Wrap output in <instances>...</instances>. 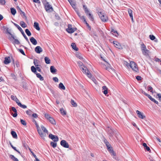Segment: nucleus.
<instances>
[{
	"label": "nucleus",
	"mask_w": 161,
	"mask_h": 161,
	"mask_svg": "<svg viewBox=\"0 0 161 161\" xmlns=\"http://www.w3.org/2000/svg\"><path fill=\"white\" fill-rule=\"evenodd\" d=\"M107 130L110 138L112 139L114 137L113 136H114L117 139L118 138V136H119V135L118 132L114 130L109 127H108L107 128Z\"/></svg>",
	"instance_id": "nucleus-1"
},
{
	"label": "nucleus",
	"mask_w": 161,
	"mask_h": 161,
	"mask_svg": "<svg viewBox=\"0 0 161 161\" xmlns=\"http://www.w3.org/2000/svg\"><path fill=\"white\" fill-rule=\"evenodd\" d=\"M43 5L44 6L46 10L48 12H50L53 11V8L52 6L50 5L48 2H44V1H42Z\"/></svg>",
	"instance_id": "nucleus-2"
},
{
	"label": "nucleus",
	"mask_w": 161,
	"mask_h": 161,
	"mask_svg": "<svg viewBox=\"0 0 161 161\" xmlns=\"http://www.w3.org/2000/svg\"><path fill=\"white\" fill-rule=\"evenodd\" d=\"M141 49L142 53L143 55L146 56H148L149 51L147 49L146 46L143 43L141 44Z\"/></svg>",
	"instance_id": "nucleus-3"
},
{
	"label": "nucleus",
	"mask_w": 161,
	"mask_h": 161,
	"mask_svg": "<svg viewBox=\"0 0 161 161\" xmlns=\"http://www.w3.org/2000/svg\"><path fill=\"white\" fill-rule=\"evenodd\" d=\"M80 69L82 72L85 73L89 78H91L92 77V75L90 72L84 65H83V67H80Z\"/></svg>",
	"instance_id": "nucleus-4"
},
{
	"label": "nucleus",
	"mask_w": 161,
	"mask_h": 161,
	"mask_svg": "<svg viewBox=\"0 0 161 161\" xmlns=\"http://www.w3.org/2000/svg\"><path fill=\"white\" fill-rule=\"evenodd\" d=\"M98 14L102 21L106 22L108 21V17L105 14L98 11Z\"/></svg>",
	"instance_id": "nucleus-5"
},
{
	"label": "nucleus",
	"mask_w": 161,
	"mask_h": 161,
	"mask_svg": "<svg viewBox=\"0 0 161 161\" xmlns=\"http://www.w3.org/2000/svg\"><path fill=\"white\" fill-rule=\"evenodd\" d=\"M14 25L18 29V30L20 31L22 34L23 36L24 37L26 40L29 43H30L27 37L23 31L22 29L21 28V27L18 24L14 23Z\"/></svg>",
	"instance_id": "nucleus-6"
},
{
	"label": "nucleus",
	"mask_w": 161,
	"mask_h": 161,
	"mask_svg": "<svg viewBox=\"0 0 161 161\" xmlns=\"http://www.w3.org/2000/svg\"><path fill=\"white\" fill-rule=\"evenodd\" d=\"M129 64L128 63V64L127 65V66H129ZM129 66H130V67L132 69L136 71L137 72L138 71V69L137 68V65L136 64V63L133 61H131L130 62L129 64Z\"/></svg>",
	"instance_id": "nucleus-7"
},
{
	"label": "nucleus",
	"mask_w": 161,
	"mask_h": 161,
	"mask_svg": "<svg viewBox=\"0 0 161 161\" xmlns=\"http://www.w3.org/2000/svg\"><path fill=\"white\" fill-rule=\"evenodd\" d=\"M49 137L54 142H57L58 140V138L57 136L53 135L51 134L49 135Z\"/></svg>",
	"instance_id": "nucleus-8"
},
{
	"label": "nucleus",
	"mask_w": 161,
	"mask_h": 161,
	"mask_svg": "<svg viewBox=\"0 0 161 161\" xmlns=\"http://www.w3.org/2000/svg\"><path fill=\"white\" fill-rule=\"evenodd\" d=\"M113 43L114 46L119 49H122L123 48V46L121 45L117 41H114Z\"/></svg>",
	"instance_id": "nucleus-9"
},
{
	"label": "nucleus",
	"mask_w": 161,
	"mask_h": 161,
	"mask_svg": "<svg viewBox=\"0 0 161 161\" xmlns=\"http://www.w3.org/2000/svg\"><path fill=\"white\" fill-rule=\"evenodd\" d=\"M60 144L64 147L66 148H68L69 147V145L68 143L64 140H62L60 142Z\"/></svg>",
	"instance_id": "nucleus-10"
},
{
	"label": "nucleus",
	"mask_w": 161,
	"mask_h": 161,
	"mask_svg": "<svg viewBox=\"0 0 161 161\" xmlns=\"http://www.w3.org/2000/svg\"><path fill=\"white\" fill-rule=\"evenodd\" d=\"M107 150L109 152V153H110V154L112 155L113 156H115L116 155V153L114 152L113 147L112 146H111L110 147H108V148H107Z\"/></svg>",
	"instance_id": "nucleus-11"
},
{
	"label": "nucleus",
	"mask_w": 161,
	"mask_h": 161,
	"mask_svg": "<svg viewBox=\"0 0 161 161\" xmlns=\"http://www.w3.org/2000/svg\"><path fill=\"white\" fill-rule=\"evenodd\" d=\"M136 113L137 114L138 117L140 118L144 119L146 117L145 116L143 115L141 112L138 110L136 111Z\"/></svg>",
	"instance_id": "nucleus-12"
},
{
	"label": "nucleus",
	"mask_w": 161,
	"mask_h": 161,
	"mask_svg": "<svg viewBox=\"0 0 161 161\" xmlns=\"http://www.w3.org/2000/svg\"><path fill=\"white\" fill-rule=\"evenodd\" d=\"M16 8L18 12L20 13V14L21 15H22L25 18H26V17L25 15V13L22 11L18 6H16Z\"/></svg>",
	"instance_id": "nucleus-13"
},
{
	"label": "nucleus",
	"mask_w": 161,
	"mask_h": 161,
	"mask_svg": "<svg viewBox=\"0 0 161 161\" xmlns=\"http://www.w3.org/2000/svg\"><path fill=\"white\" fill-rule=\"evenodd\" d=\"M35 51L37 53H40L42 51V48L40 46H37L35 49Z\"/></svg>",
	"instance_id": "nucleus-14"
},
{
	"label": "nucleus",
	"mask_w": 161,
	"mask_h": 161,
	"mask_svg": "<svg viewBox=\"0 0 161 161\" xmlns=\"http://www.w3.org/2000/svg\"><path fill=\"white\" fill-rule=\"evenodd\" d=\"M11 110L14 113V114H11V115L14 117H16L17 116V111L16 108L14 107H11Z\"/></svg>",
	"instance_id": "nucleus-15"
},
{
	"label": "nucleus",
	"mask_w": 161,
	"mask_h": 161,
	"mask_svg": "<svg viewBox=\"0 0 161 161\" xmlns=\"http://www.w3.org/2000/svg\"><path fill=\"white\" fill-rule=\"evenodd\" d=\"M10 57H6L5 58L4 60V63L6 64H7L10 62Z\"/></svg>",
	"instance_id": "nucleus-16"
},
{
	"label": "nucleus",
	"mask_w": 161,
	"mask_h": 161,
	"mask_svg": "<svg viewBox=\"0 0 161 161\" xmlns=\"http://www.w3.org/2000/svg\"><path fill=\"white\" fill-rule=\"evenodd\" d=\"M30 41L34 45H36L37 44V41L33 37L30 38Z\"/></svg>",
	"instance_id": "nucleus-17"
},
{
	"label": "nucleus",
	"mask_w": 161,
	"mask_h": 161,
	"mask_svg": "<svg viewBox=\"0 0 161 161\" xmlns=\"http://www.w3.org/2000/svg\"><path fill=\"white\" fill-rule=\"evenodd\" d=\"M50 71L53 74H54L57 72V70L53 66H52L50 67Z\"/></svg>",
	"instance_id": "nucleus-18"
},
{
	"label": "nucleus",
	"mask_w": 161,
	"mask_h": 161,
	"mask_svg": "<svg viewBox=\"0 0 161 161\" xmlns=\"http://www.w3.org/2000/svg\"><path fill=\"white\" fill-rule=\"evenodd\" d=\"M37 131L39 134V135L40 136L42 137H43L45 136V135L42 131L40 129L37 130Z\"/></svg>",
	"instance_id": "nucleus-19"
},
{
	"label": "nucleus",
	"mask_w": 161,
	"mask_h": 161,
	"mask_svg": "<svg viewBox=\"0 0 161 161\" xmlns=\"http://www.w3.org/2000/svg\"><path fill=\"white\" fill-rule=\"evenodd\" d=\"M111 32L116 37H117L119 35L117 31H115L113 29H111Z\"/></svg>",
	"instance_id": "nucleus-20"
},
{
	"label": "nucleus",
	"mask_w": 161,
	"mask_h": 161,
	"mask_svg": "<svg viewBox=\"0 0 161 161\" xmlns=\"http://www.w3.org/2000/svg\"><path fill=\"white\" fill-rule=\"evenodd\" d=\"M148 97L151 101L153 102L154 103H155L157 104H158V102L157 101L155 100L154 98H152L150 95H149Z\"/></svg>",
	"instance_id": "nucleus-21"
},
{
	"label": "nucleus",
	"mask_w": 161,
	"mask_h": 161,
	"mask_svg": "<svg viewBox=\"0 0 161 161\" xmlns=\"http://www.w3.org/2000/svg\"><path fill=\"white\" fill-rule=\"evenodd\" d=\"M58 87L59 88L62 90H65V86H64L63 84L61 82L58 85Z\"/></svg>",
	"instance_id": "nucleus-22"
},
{
	"label": "nucleus",
	"mask_w": 161,
	"mask_h": 161,
	"mask_svg": "<svg viewBox=\"0 0 161 161\" xmlns=\"http://www.w3.org/2000/svg\"><path fill=\"white\" fill-rule=\"evenodd\" d=\"M34 26L37 30L39 31L40 30V28L39 27V24L38 23L36 22H34Z\"/></svg>",
	"instance_id": "nucleus-23"
},
{
	"label": "nucleus",
	"mask_w": 161,
	"mask_h": 161,
	"mask_svg": "<svg viewBox=\"0 0 161 161\" xmlns=\"http://www.w3.org/2000/svg\"><path fill=\"white\" fill-rule=\"evenodd\" d=\"M11 134L12 135L13 137L14 138H17V135L16 132L14 131H12L11 132Z\"/></svg>",
	"instance_id": "nucleus-24"
},
{
	"label": "nucleus",
	"mask_w": 161,
	"mask_h": 161,
	"mask_svg": "<svg viewBox=\"0 0 161 161\" xmlns=\"http://www.w3.org/2000/svg\"><path fill=\"white\" fill-rule=\"evenodd\" d=\"M77 30L76 28H72L69 29L67 32L69 33H72L75 32Z\"/></svg>",
	"instance_id": "nucleus-25"
},
{
	"label": "nucleus",
	"mask_w": 161,
	"mask_h": 161,
	"mask_svg": "<svg viewBox=\"0 0 161 161\" xmlns=\"http://www.w3.org/2000/svg\"><path fill=\"white\" fill-rule=\"evenodd\" d=\"M10 9L11 13L13 15H15L16 13V9L13 8H11Z\"/></svg>",
	"instance_id": "nucleus-26"
},
{
	"label": "nucleus",
	"mask_w": 161,
	"mask_h": 161,
	"mask_svg": "<svg viewBox=\"0 0 161 161\" xmlns=\"http://www.w3.org/2000/svg\"><path fill=\"white\" fill-rule=\"evenodd\" d=\"M71 47L75 51H78V48L76 47L75 44L74 43H72L71 45Z\"/></svg>",
	"instance_id": "nucleus-27"
},
{
	"label": "nucleus",
	"mask_w": 161,
	"mask_h": 161,
	"mask_svg": "<svg viewBox=\"0 0 161 161\" xmlns=\"http://www.w3.org/2000/svg\"><path fill=\"white\" fill-rule=\"evenodd\" d=\"M9 158L14 161H19L18 159L13 155H10Z\"/></svg>",
	"instance_id": "nucleus-28"
},
{
	"label": "nucleus",
	"mask_w": 161,
	"mask_h": 161,
	"mask_svg": "<svg viewBox=\"0 0 161 161\" xmlns=\"http://www.w3.org/2000/svg\"><path fill=\"white\" fill-rule=\"evenodd\" d=\"M60 110L61 114L63 115H65L66 114V111L64 110V109L63 108H61L60 109Z\"/></svg>",
	"instance_id": "nucleus-29"
},
{
	"label": "nucleus",
	"mask_w": 161,
	"mask_h": 161,
	"mask_svg": "<svg viewBox=\"0 0 161 161\" xmlns=\"http://www.w3.org/2000/svg\"><path fill=\"white\" fill-rule=\"evenodd\" d=\"M48 120L49 122L52 124L53 125L55 124V121L53 118L51 117L50 118H49Z\"/></svg>",
	"instance_id": "nucleus-30"
},
{
	"label": "nucleus",
	"mask_w": 161,
	"mask_h": 161,
	"mask_svg": "<svg viewBox=\"0 0 161 161\" xmlns=\"http://www.w3.org/2000/svg\"><path fill=\"white\" fill-rule=\"evenodd\" d=\"M26 113L28 116H31L32 115L33 112L30 110L28 109L26 111Z\"/></svg>",
	"instance_id": "nucleus-31"
},
{
	"label": "nucleus",
	"mask_w": 161,
	"mask_h": 161,
	"mask_svg": "<svg viewBox=\"0 0 161 161\" xmlns=\"http://www.w3.org/2000/svg\"><path fill=\"white\" fill-rule=\"evenodd\" d=\"M44 60L46 63L48 64L50 63V60L47 57H46L44 58Z\"/></svg>",
	"instance_id": "nucleus-32"
},
{
	"label": "nucleus",
	"mask_w": 161,
	"mask_h": 161,
	"mask_svg": "<svg viewBox=\"0 0 161 161\" xmlns=\"http://www.w3.org/2000/svg\"><path fill=\"white\" fill-rule=\"evenodd\" d=\"M16 36H14V38H13L14 40V43L16 44L19 45L20 44V42L17 39H15Z\"/></svg>",
	"instance_id": "nucleus-33"
},
{
	"label": "nucleus",
	"mask_w": 161,
	"mask_h": 161,
	"mask_svg": "<svg viewBox=\"0 0 161 161\" xmlns=\"http://www.w3.org/2000/svg\"><path fill=\"white\" fill-rule=\"evenodd\" d=\"M31 69L33 72L35 74H36L37 72L36 67L35 68L34 66H32L31 67Z\"/></svg>",
	"instance_id": "nucleus-34"
},
{
	"label": "nucleus",
	"mask_w": 161,
	"mask_h": 161,
	"mask_svg": "<svg viewBox=\"0 0 161 161\" xmlns=\"http://www.w3.org/2000/svg\"><path fill=\"white\" fill-rule=\"evenodd\" d=\"M36 75L37 77L39 78L41 80H44L43 77H42L39 73H36Z\"/></svg>",
	"instance_id": "nucleus-35"
},
{
	"label": "nucleus",
	"mask_w": 161,
	"mask_h": 161,
	"mask_svg": "<svg viewBox=\"0 0 161 161\" xmlns=\"http://www.w3.org/2000/svg\"><path fill=\"white\" fill-rule=\"evenodd\" d=\"M20 25L23 28H25L26 27V24L23 21H21L20 22Z\"/></svg>",
	"instance_id": "nucleus-36"
},
{
	"label": "nucleus",
	"mask_w": 161,
	"mask_h": 161,
	"mask_svg": "<svg viewBox=\"0 0 161 161\" xmlns=\"http://www.w3.org/2000/svg\"><path fill=\"white\" fill-rule=\"evenodd\" d=\"M128 11L130 17H133L132 14V11L130 8H129L128 9Z\"/></svg>",
	"instance_id": "nucleus-37"
},
{
	"label": "nucleus",
	"mask_w": 161,
	"mask_h": 161,
	"mask_svg": "<svg viewBox=\"0 0 161 161\" xmlns=\"http://www.w3.org/2000/svg\"><path fill=\"white\" fill-rule=\"evenodd\" d=\"M38 60L37 59H34V64L36 67L39 65L38 64Z\"/></svg>",
	"instance_id": "nucleus-38"
},
{
	"label": "nucleus",
	"mask_w": 161,
	"mask_h": 161,
	"mask_svg": "<svg viewBox=\"0 0 161 161\" xmlns=\"http://www.w3.org/2000/svg\"><path fill=\"white\" fill-rule=\"evenodd\" d=\"M50 145L53 148H55L57 146V144L56 142H52L50 143Z\"/></svg>",
	"instance_id": "nucleus-39"
},
{
	"label": "nucleus",
	"mask_w": 161,
	"mask_h": 161,
	"mask_svg": "<svg viewBox=\"0 0 161 161\" xmlns=\"http://www.w3.org/2000/svg\"><path fill=\"white\" fill-rule=\"evenodd\" d=\"M25 31L26 33L28 36H30L31 35V34L30 31L28 29H26L25 30Z\"/></svg>",
	"instance_id": "nucleus-40"
},
{
	"label": "nucleus",
	"mask_w": 161,
	"mask_h": 161,
	"mask_svg": "<svg viewBox=\"0 0 161 161\" xmlns=\"http://www.w3.org/2000/svg\"><path fill=\"white\" fill-rule=\"evenodd\" d=\"M41 126L42 130H43L44 132L46 133H48L47 130L46 129V128L45 127H44L42 125H41Z\"/></svg>",
	"instance_id": "nucleus-41"
},
{
	"label": "nucleus",
	"mask_w": 161,
	"mask_h": 161,
	"mask_svg": "<svg viewBox=\"0 0 161 161\" xmlns=\"http://www.w3.org/2000/svg\"><path fill=\"white\" fill-rule=\"evenodd\" d=\"M71 6H72L73 8H74L75 9L76 8V6L75 3H74L72 1H71V2H69Z\"/></svg>",
	"instance_id": "nucleus-42"
},
{
	"label": "nucleus",
	"mask_w": 161,
	"mask_h": 161,
	"mask_svg": "<svg viewBox=\"0 0 161 161\" xmlns=\"http://www.w3.org/2000/svg\"><path fill=\"white\" fill-rule=\"evenodd\" d=\"M71 104L74 107H76L77 106V103L72 99L71 100Z\"/></svg>",
	"instance_id": "nucleus-43"
},
{
	"label": "nucleus",
	"mask_w": 161,
	"mask_h": 161,
	"mask_svg": "<svg viewBox=\"0 0 161 161\" xmlns=\"http://www.w3.org/2000/svg\"><path fill=\"white\" fill-rule=\"evenodd\" d=\"M20 121L21 124L23 125L24 126H26V123L25 120L21 119Z\"/></svg>",
	"instance_id": "nucleus-44"
},
{
	"label": "nucleus",
	"mask_w": 161,
	"mask_h": 161,
	"mask_svg": "<svg viewBox=\"0 0 161 161\" xmlns=\"http://www.w3.org/2000/svg\"><path fill=\"white\" fill-rule=\"evenodd\" d=\"M89 19L92 21L94 20V18L93 15L91 14H89Z\"/></svg>",
	"instance_id": "nucleus-45"
},
{
	"label": "nucleus",
	"mask_w": 161,
	"mask_h": 161,
	"mask_svg": "<svg viewBox=\"0 0 161 161\" xmlns=\"http://www.w3.org/2000/svg\"><path fill=\"white\" fill-rule=\"evenodd\" d=\"M154 96H156V97H157L158 96L159 99L160 101H161V94L160 93H157L156 94V95H155V94H154Z\"/></svg>",
	"instance_id": "nucleus-46"
},
{
	"label": "nucleus",
	"mask_w": 161,
	"mask_h": 161,
	"mask_svg": "<svg viewBox=\"0 0 161 161\" xmlns=\"http://www.w3.org/2000/svg\"><path fill=\"white\" fill-rule=\"evenodd\" d=\"M19 106L23 108H27V106L25 105L22 104L21 103H19Z\"/></svg>",
	"instance_id": "nucleus-47"
},
{
	"label": "nucleus",
	"mask_w": 161,
	"mask_h": 161,
	"mask_svg": "<svg viewBox=\"0 0 161 161\" xmlns=\"http://www.w3.org/2000/svg\"><path fill=\"white\" fill-rule=\"evenodd\" d=\"M6 33L8 34H10L11 36L13 38H14V36L12 34H11V33L9 31V30L8 29L7 30H6Z\"/></svg>",
	"instance_id": "nucleus-48"
},
{
	"label": "nucleus",
	"mask_w": 161,
	"mask_h": 161,
	"mask_svg": "<svg viewBox=\"0 0 161 161\" xmlns=\"http://www.w3.org/2000/svg\"><path fill=\"white\" fill-rule=\"evenodd\" d=\"M83 7L85 13L88 12V11H89L86 5H83Z\"/></svg>",
	"instance_id": "nucleus-49"
},
{
	"label": "nucleus",
	"mask_w": 161,
	"mask_h": 161,
	"mask_svg": "<svg viewBox=\"0 0 161 161\" xmlns=\"http://www.w3.org/2000/svg\"><path fill=\"white\" fill-rule=\"evenodd\" d=\"M77 63L78 65V66L80 67V68L83 66V64L81 61H78L77 62Z\"/></svg>",
	"instance_id": "nucleus-50"
},
{
	"label": "nucleus",
	"mask_w": 161,
	"mask_h": 161,
	"mask_svg": "<svg viewBox=\"0 0 161 161\" xmlns=\"http://www.w3.org/2000/svg\"><path fill=\"white\" fill-rule=\"evenodd\" d=\"M11 76L12 77V78L14 79L15 80H17V77L14 74L11 73Z\"/></svg>",
	"instance_id": "nucleus-51"
},
{
	"label": "nucleus",
	"mask_w": 161,
	"mask_h": 161,
	"mask_svg": "<svg viewBox=\"0 0 161 161\" xmlns=\"http://www.w3.org/2000/svg\"><path fill=\"white\" fill-rule=\"evenodd\" d=\"M18 50L22 54L24 55H25V54L23 50L21 49H19Z\"/></svg>",
	"instance_id": "nucleus-52"
},
{
	"label": "nucleus",
	"mask_w": 161,
	"mask_h": 161,
	"mask_svg": "<svg viewBox=\"0 0 161 161\" xmlns=\"http://www.w3.org/2000/svg\"><path fill=\"white\" fill-rule=\"evenodd\" d=\"M149 38L152 40H153L155 39V36L153 35H150L149 36Z\"/></svg>",
	"instance_id": "nucleus-53"
},
{
	"label": "nucleus",
	"mask_w": 161,
	"mask_h": 161,
	"mask_svg": "<svg viewBox=\"0 0 161 161\" xmlns=\"http://www.w3.org/2000/svg\"><path fill=\"white\" fill-rule=\"evenodd\" d=\"M68 28L66 29V31H68V30H69V29L72 28V25L71 24H68Z\"/></svg>",
	"instance_id": "nucleus-54"
},
{
	"label": "nucleus",
	"mask_w": 161,
	"mask_h": 161,
	"mask_svg": "<svg viewBox=\"0 0 161 161\" xmlns=\"http://www.w3.org/2000/svg\"><path fill=\"white\" fill-rule=\"evenodd\" d=\"M45 117L46 119H48L49 118H50L51 117H50L49 114H45Z\"/></svg>",
	"instance_id": "nucleus-55"
},
{
	"label": "nucleus",
	"mask_w": 161,
	"mask_h": 161,
	"mask_svg": "<svg viewBox=\"0 0 161 161\" xmlns=\"http://www.w3.org/2000/svg\"><path fill=\"white\" fill-rule=\"evenodd\" d=\"M144 148V149L145 150H147V151H149V152H151L150 149L149 147L147 146V147H145Z\"/></svg>",
	"instance_id": "nucleus-56"
},
{
	"label": "nucleus",
	"mask_w": 161,
	"mask_h": 161,
	"mask_svg": "<svg viewBox=\"0 0 161 161\" xmlns=\"http://www.w3.org/2000/svg\"><path fill=\"white\" fill-rule=\"evenodd\" d=\"M32 117L34 118H37L38 117V115L35 113H33L31 115Z\"/></svg>",
	"instance_id": "nucleus-57"
},
{
	"label": "nucleus",
	"mask_w": 161,
	"mask_h": 161,
	"mask_svg": "<svg viewBox=\"0 0 161 161\" xmlns=\"http://www.w3.org/2000/svg\"><path fill=\"white\" fill-rule=\"evenodd\" d=\"M29 150L30 151L31 153L32 154V155L34 156V158H36V156L35 154L33 152H32L31 149L30 148H29Z\"/></svg>",
	"instance_id": "nucleus-58"
},
{
	"label": "nucleus",
	"mask_w": 161,
	"mask_h": 161,
	"mask_svg": "<svg viewBox=\"0 0 161 161\" xmlns=\"http://www.w3.org/2000/svg\"><path fill=\"white\" fill-rule=\"evenodd\" d=\"M5 0H0V3L3 5H5Z\"/></svg>",
	"instance_id": "nucleus-59"
},
{
	"label": "nucleus",
	"mask_w": 161,
	"mask_h": 161,
	"mask_svg": "<svg viewBox=\"0 0 161 161\" xmlns=\"http://www.w3.org/2000/svg\"><path fill=\"white\" fill-rule=\"evenodd\" d=\"M136 79L138 80H142V78L140 76L138 75L136 76Z\"/></svg>",
	"instance_id": "nucleus-60"
},
{
	"label": "nucleus",
	"mask_w": 161,
	"mask_h": 161,
	"mask_svg": "<svg viewBox=\"0 0 161 161\" xmlns=\"http://www.w3.org/2000/svg\"><path fill=\"white\" fill-rule=\"evenodd\" d=\"M11 98L12 100L15 101L17 98L16 96H14V95H11Z\"/></svg>",
	"instance_id": "nucleus-61"
},
{
	"label": "nucleus",
	"mask_w": 161,
	"mask_h": 161,
	"mask_svg": "<svg viewBox=\"0 0 161 161\" xmlns=\"http://www.w3.org/2000/svg\"><path fill=\"white\" fill-rule=\"evenodd\" d=\"M53 80L54 81L56 82H58V78L56 77H53Z\"/></svg>",
	"instance_id": "nucleus-62"
},
{
	"label": "nucleus",
	"mask_w": 161,
	"mask_h": 161,
	"mask_svg": "<svg viewBox=\"0 0 161 161\" xmlns=\"http://www.w3.org/2000/svg\"><path fill=\"white\" fill-rule=\"evenodd\" d=\"M85 24L86 25V26L88 27V28L90 29H91V26L89 25V24L87 23V21H85V22H84Z\"/></svg>",
	"instance_id": "nucleus-63"
},
{
	"label": "nucleus",
	"mask_w": 161,
	"mask_h": 161,
	"mask_svg": "<svg viewBox=\"0 0 161 161\" xmlns=\"http://www.w3.org/2000/svg\"><path fill=\"white\" fill-rule=\"evenodd\" d=\"M55 17L56 19H58V20H59L60 19V17L58 15V14H55Z\"/></svg>",
	"instance_id": "nucleus-64"
}]
</instances>
